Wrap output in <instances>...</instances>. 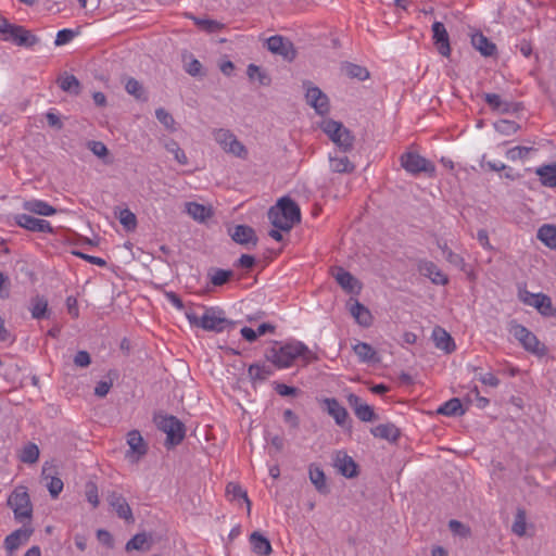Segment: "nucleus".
I'll return each instance as SVG.
<instances>
[{"label": "nucleus", "mask_w": 556, "mask_h": 556, "mask_svg": "<svg viewBox=\"0 0 556 556\" xmlns=\"http://www.w3.org/2000/svg\"><path fill=\"white\" fill-rule=\"evenodd\" d=\"M75 35H76L75 31L72 29H67V28L61 29L56 34L54 45L55 46L66 45L75 37Z\"/></svg>", "instance_id": "obj_60"}, {"label": "nucleus", "mask_w": 556, "mask_h": 556, "mask_svg": "<svg viewBox=\"0 0 556 556\" xmlns=\"http://www.w3.org/2000/svg\"><path fill=\"white\" fill-rule=\"evenodd\" d=\"M29 311L34 319H41L47 317L48 301L45 296L36 295L30 299Z\"/></svg>", "instance_id": "obj_37"}, {"label": "nucleus", "mask_w": 556, "mask_h": 556, "mask_svg": "<svg viewBox=\"0 0 556 556\" xmlns=\"http://www.w3.org/2000/svg\"><path fill=\"white\" fill-rule=\"evenodd\" d=\"M303 87L306 89L305 100L308 105L314 108L319 115H326L330 111L329 98L318 87L313 86L311 81H304Z\"/></svg>", "instance_id": "obj_11"}, {"label": "nucleus", "mask_w": 556, "mask_h": 556, "mask_svg": "<svg viewBox=\"0 0 556 556\" xmlns=\"http://www.w3.org/2000/svg\"><path fill=\"white\" fill-rule=\"evenodd\" d=\"M229 236L236 243L247 248L256 247L258 241L254 229L248 225H237L233 228H230Z\"/></svg>", "instance_id": "obj_16"}, {"label": "nucleus", "mask_w": 556, "mask_h": 556, "mask_svg": "<svg viewBox=\"0 0 556 556\" xmlns=\"http://www.w3.org/2000/svg\"><path fill=\"white\" fill-rule=\"evenodd\" d=\"M213 137L226 153L242 160L248 159L249 153L245 146L230 130L224 128L215 129Z\"/></svg>", "instance_id": "obj_8"}, {"label": "nucleus", "mask_w": 556, "mask_h": 556, "mask_svg": "<svg viewBox=\"0 0 556 556\" xmlns=\"http://www.w3.org/2000/svg\"><path fill=\"white\" fill-rule=\"evenodd\" d=\"M308 478H309V481L314 484V486L318 493H320L323 495H327L330 492V489L326 482L325 472L316 464L309 465Z\"/></svg>", "instance_id": "obj_24"}, {"label": "nucleus", "mask_w": 556, "mask_h": 556, "mask_svg": "<svg viewBox=\"0 0 556 556\" xmlns=\"http://www.w3.org/2000/svg\"><path fill=\"white\" fill-rule=\"evenodd\" d=\"M336 466L341 475L346 478L357 476V465L346 453L339 452L336 457Z\"/></svg>", "instance_id": "obj_25"}, {"label": "nucleus", "mask_w": 556, "mask_h": 556, "mask_svg": "<svg viewBox=\"0 0 556 556\" xmlns=\"http://www.w3.org/2000/svg\"><path fill=\"white\" fill-rule=\"evenodd\" d=\"M533 149L530 148V147H521V146H517V147H514L511 149H509L507 152H506V157L510 161H517V160H520V159H525L528 156L529 152L532 151Z\"/></svg>", "instance_id": "obj_54"}, {"label": "nucleus", "mask_w": 556, "mask_h": 556, "mask_svg": "<svg viewBox=\"0 0 556 556\" xmlns=\"http://www.w3.org/2000/svg\"><path fill=\"white\" fill-rule=\"evenodd\" d=\"M353 136L350 130L343 127L342 131H340V136L337 137V146L341 148L343 151H348L353 146Z\"/></svg>", "instance_id": "obj_53"}, {"label": "nucleus", "mask_w": 556, "mask_h": 556, "mask_svg": "<svg viewBox=\"0 0 556 556\" xmlns=\"http://www.w3.org/2000/svg\"><path fill=\"white\" fill-rule=\"evenodd\" d=\"M400 434L401 431L396 426L390 422L384 424V440L395 442Z\"/></svg>", "instance_id": "obj_62"}, {"label": "nucleus", "mask_w": 556, "mask_h": 556, "mask_svg": "<svg viewBox=\"0 0 556 556\" xmlns=\"http://www.w3.org/2000/svg\"><path fill=\"white\" fill-rule=\"evenodd\" d=\"M323 131L337 143V137L340 136V131L343 129V124L333 119H325L320 125Z\"/></svg>", "instance_id": "obj_42"}, {"label": "nucleus", "mask_w": 556, "mask_h": 556, "mask_svg": "<svg viewBox=\"0 0 556 556\" xmlns=\"http://www.w3.org/2000/svg\"><path fill=\"white\" fill-rule=\"evenodd\" d=\"M350 304V313L355 318L357 324L364 327H368L371 325V314L367 307H365L358 301H353L352 299L349 301Z\"/></svg>", "instance_id": "obj_27"}, {"label": "nucleus", "mask_w": 556, "mask_h": 556, "mask_svg": "<svg viewBox=\"0 0 556 556\" xmlns=\"http://www.w3.org/2000/svg\"><path fill=\"white\" fill-rule=\"evenodd\" d=\"M223 314L224 312L220 309L208 307L201 317L193 312H187L186 317L189 323L195 327H200L206 331L223 332L228 327L233 326V323L226 319Z\"/></svg>", "instance_id": "obj_3"}, {"label": "nucleus", "mask_w": 556, "mask_h": 556, "mask_svg": "<svg viewBox=\"0 0 556 556\" xmlns=\"http://www.w3.org/2000/svg\"><path fill=\"white\" fill-rule=\"evenodd\" d=\"M354 352L363 362L371 361L376 354L374 349L365 342H359L354 345Z\"/></svg>", "instance_id": "obj_51"}, {"label": "nucleus", "mask_w": 556, "mask_h": 556, "mask_svg": "<svg viewBox=\"0 0 556 556\" xmlns=\"http://www.w3.org/2000/svg\"><path fill=\"white\" fill-rule=\"evenodd\" d=\"M226 492L228 495H231L233 500L243 498L248 505V511H250L251 502L248 497L247 492L239 484L233 482L228 483L226 486Z\"/></svg>", "instance_id": "obj_49"}, {"label": "nucleus", "mask_w": 556, "mask_h": 556, "mask_svg": "<svg viewBox=\"0 0 556 556\" xmlns=\"http://www.w3.org/2000/svg\"><path fill=\"white\" fill-rule=\"evenodd\" d=\"M126 91L138 100H146L142 85L135 78H128L125 85Z\"/></svg>", "instance_id": "obj_47"}, {"label": "nucleus", "mask_w": 556, "mask_h": 556, "mask_svg": "<svg viewBox=\"0 0 556 556\" xmlns=\"http://www.w3.org/2000/svg\"><path fill=\"white\" fill-rule=\"evenodd\" d=\"M437 413L444 416H462L465 414V409L463 408L460 400L453 397L443 403L437 409Z\"/></svg>", "instance_id": "obj_38"}, {"label": "nucleus", "mask_w": 556, "mask_h": 556, "mask_svg": "<svg viewBox=\"0 0 556 556\" xmlns=\"http://www.w3.org/2000/svg\"><path fill=\"white\" fill-rule=\"evenodd\" d=\"M24 208L33 214L40 216H52L56 208L42 200H30L24 203Z\"/></svg>", "instance_id": "obj_31"}, {"label": "nucleus", "mask_w": 556, "mask_h": 556, "mask_svg": "<svg viewBox=\"0 0 556 556\" xmlns=\"http://www.w3.org/2000/svg\"><path fill=\"white\" fill-rule=\"evenodd\" d=\"M58 84L59 87L65 92L75 96L79 94L80 92V83L74 75L64 73L62 76L59 77Z\"/></svg>", "instance_id": "obj_39"}, {"label": "nucleus", "mask_w": 556, "mask_h": 556, "mask_svg": "<svg viewBox=\"0 0 556 556\" xmlns=\"http://www.w3.org/2000/svg\"><path fill=\"white\" fill-rule=\"evenodd\" d=\"M33 533L34 528L30 525H24L22 528L16 529L4 539L5 549L12 554L18 549L21 545L25 544Z\"/></svg>", "instance_id": "obj_17"}, {"label": "nucleus", "mask_w": 556, "mask_h": 556, "mask_svg": "<svg viewBox=\"0 0 556 556\" xmlns=\"http://www.w3.org/2000/svg\"><path fill=\"white\" fill-rule=\"evenodd\" d=\"M329 166L331 172L340 174L352 173L355 168L354 164L346 155H334L329 159Z\"/></svg>", "instance_id": "obj_34"}, {"label": "nucleus", "mask_w": 556, "mask_h": 556, "mask_svg": "<svg viewBox=\"0 0 556 556\" xmlns=\"http://www.w3.org/2000/svg\"><path fill=\"white\" fill-rule=\"evenodd\" d=\"M494 128L497 132L505 135V136H509V135L517 132V130L520 128V126L516 122L501 119V121H497L496 123H494Z\"/></svg>", "instance_id": "obj_46"}, {"label": "nucleus", "mask_w": 556, "mask_h": 556, "mask_svg": "<svg viewBox=\"0 0 556 556\" xmlns=\"http://www.w3.org/2000/svg\"><path fill=\"white\" fill-rule=\"evenodd\" d=\"M108 502L110 506L116 511L119 518L126 520L127 522H134L132 510L122 494L117 492L109 493Z\"/></svg>", "instance_id": "obj_18"}, {"label": "nucleus", "mask_w": 556, "mask_h": 556, "mask_svg": "<svg viewBox=\"0 0 556 556\" xmlns=\"http://www.w3.org/2000/svg\"><path fill=\"white\" fill-rule=\"evenodd\" d=\"M401 166L410 175L425 174L433 178L437 173L435 165L417 152L408 151L400 156Z\"/></svg>", "instance_id": "obj_6"}, {"label": "nucleus", "mask_w": 556, "mask_h": 556, "mask_svg": "<svg viewBox=\"0 0 556 556\" xmlns=\"http://www.w3.org/2000/svg\"><path fill=\"white\" fill-rule=\"evenodd\" d=\"M433 340L435 343V346L440 350L445 351L446 353H451L455 349V343L450 336L443 328L437 327L433 330Z\"/></svg>", "instance_id": "obj_33"}, {"label": "nucleus", "mask_w": 556, "mask_h": 556, "mask_svg": "<svg viewBox=\"0 0 556 556\" xmlns=\"http://www.w3.org/2000/svg\"><path fill=\"white\" fill-rule=\"evenodd\" d=\"M127 444L129 452L126 454L132 462H137L141 456L147 453V444L138 430H131L127 434Z\"/></svg>", "instance_id": "obj_19"}, {"label": "nucleus", "mask_w": 556, "mask_h": 556, "mask_svg": "<svg viewBox=\"0 0 556 556\" xmlns=\"http://www.w3.org/2000/svg\"><path fill=\"white\" fill-rule=\"evenodd\" d=\"M39 454L38 446L35 443H28L23 447L20 459L25 464H35L39 458Z\"/></svg>", "instance_id": "obj_45"}, {"label": "nucleus", "mask_w": 556, "mask_h": 556, "mask_svg": "<svg viewBox=\"0 0 556 556\" xmlns=\"http://www.w3.org/2000/svg\"><path fill=\"white\" fill-rule=\"evenodd\" d=\"M186 208L187 213L195 220L203 222L210 216V211L197 202L187 203Z\"/></svg>", "instance_id": "obj_44"}, {"label": "nucleus", "mask_w": 556, "mask_h": 556, "mask_svg": "<svg viewBox=\"0 0 556 556\" xmlns=\"http://www.w3.org/2000/svg\"><path fill=\"white\" fill-rule=\"evenodd\" d=\"M267 49L287 61H293L296 56V50L291 40L280 35H275L266 40Z\"/></svg>", "instance_id": "obj_12"}, {"label": "nucleus", "mask_w": 556, "mask_h": 556, "mask_svg": "<svg viewBox=\"0 0 556 556\" xmlns=\"http://www.w3.org/2000/svg\"><path fill=\"white\" fill-rule=\"evenodd\" d=\"M543 186L548 188H556V163L542 165L535 169Z\"/></svg>", "instance_id": "obj_32"}, {"label": "nucleus", "mask_w": 556, "mask_h": 556, "mask_svg": "<svg viewBox=\"0 0 556 556\" xmlns=\"http://www.w3.org/2000/svg\"><path fill=\"white\" fill-rule=\"evenodd\" d=\"M157 428L165 432L166 445H178L185 438V425L175 416H159L155 418Z\"/></svg>", "instance_id": "obj_9"}, {"label": "nucleus", "mask_w": 556, "mask_h": 556, "mask_svg": "<svg viewBox=\"0 0 556 556\" xmlns=\"http://www.w3.org/2000/svg\"><path fill=\"white\" fill-rule=\"evenodd\" d=\"M417 270L421 276L429 278L434 285L445 286L448 283V277L431 261L419 260Z\"/></svg>", "instance_id": "obj_14"}, {"label": "nucleus", "mask_w": 556, "mask_h": 556, "mask_svg": "<svg viewBox=\"0 0 556 556\" xmlns=\"http://www.w3.org/2000/svg\"><path fill=\"white\" fill-rule=\"evenodd\" d=\"M268 218L275 228L290 231L301 219L300 207L290 198H281L276 206L269 208Z\"/></svg>", "instance_id": "obj_2"}, {"label": "nucleus", "mask_w": 556, "mask_h": 556, "mask_svg": "<svg viewBox=\"0 0 556 556\" xmlns=\"http://www.w3.org/2000/svg\"><path fill=\"white\" fill-rule=\"evenodd\" d=\"M432 33L434 45L439 53L443 56H448L451 53L450 39L446 28L443 23L434 22L432 24Z\"/></svg>", "instance_id": "obj_22"}, {"label": "nucleus", "mask_w": 556, "mask_h": 556, "mask_svg": "<svg viewBox=\"0 0 556 556\" xmlns=\"http://www.w3.org/2000/svg\"><path fill=\"white\" fill-rule=\"evenodd\" d=\"M471 45L483 56H493L496 53V46L482 33H476L471 36Z\"/></svg>", "instance_id": "obj_26"}, {"label": "nucleus", "mask_w": 556, "mask_h": 556, "mask_svg": "<svg viewBox=\"0 0 556 556\" xmlns=\"http://www.w3.org/2000/svg\"><path fill=\"white\" fill-rule=\"evenodd\" d=\"M119 223L127 229L132 230L137 226L136 215L128 208H124L119 212Z\"/></svg>", "instance_id": "obj_52"}, {"label": "nucleus", "mask_w": 556, "mask_h": 556, "mask_svg": "<svg viewBox=\"0 0 556 556\" xmlns=\"http://www.w3.org/2000/svg\"><path fill=\"white\" fill-rule=\"evenodd\" d=\"M232 275H233L232 270H226V269L218 268L212 275L211 282L214 286H223L232 277Z\"/></svg>", "instance_id": "obj_55"}, {"label": "nucleus", "mask_w": 556, "mask_h": 556, "mask_svg": "<svg viewBox=\"0 0 556 556\" xmlns=\"http://www.w3.org/2000/svg\"><path fill=\"white\" fill-rule=\"evenodd\" d=\"M536 237L549 249L556 250V226L545 224L538 230Z\"/></svg>", "instance_id": "obj_36"}, {"label": "nucleus", "mask_w": 556, "mask_h": 556, "mask_svg": "<svg viewBox=\"0 0 556 556\" xmlns=\"http://www.w3.org/2000/svg\"><path fill=\"white\" fill-rule=\"evenodd\" d=\"M247 74L251 80L257 79L261 86H269L271 83L269 75L255 64L248 66Z\"/></svg>", "instance_id": "obj_43"}, {"label": "nucleus", "mask_w": 556, "mask_h": 556, "mask_svg": "<svg viewBox=\"0 0 556 556\" xmlns=\"http://www.w3.org/2000/svg\"><path fill=\"white\" fill-rule=\"evenodd\" d=\"M445 260L459 269H464L466 266L465 260L462 255L453 252L451 249H446Z\"/></svg>", "instance_id": "obj_58"}, {"label": "nucleus", "mask_w": 556, "mask_h": 556, "mask_svg": "<svg viewBox=\"0 0 556 556\" xmlns=\"http://www.w3.org/2000/svg\"><path fill=\"white\" fill-rule=\"evenodd\" d=\"M86 498L92 505V507H98L99 505V495L98 488L94 483H88L86 485Z\"/></svg>", "instance_id": "obj_61"}, {"label": "nucleus", "mask_w": 556, "mask_h": 556, "mask_svg": "<svg viewBox=\"0 0 556 556\" xmlns=\"http://www.w3.org/2000/svg\"><path fill=\"white\" fill-rule=\"evenodd\" d=\"M484 101L491 108L492 111L507 114L519 111L520 104L503 100L501 96L496 93H484Z\"/></svg>", "instance_id": "obj_20"}, {"label": "nucleus", "mask_w": 556, "mask_h": 556, "mask_svg": "<svg viewBox=\"0 0 556 556\" xmlns=\"http://www.w3.org/2000/svg\"><path fill=\"white\" fill-rule=\"evenodd\" d=\"M50 495L56 498L63 490V481L58 477H51L47 484Z\"/></svg>", "instance_id": "obj_59"}, {"label": "nucleus", "mask_w": 556, "mask_h": 556, "mask_svg": "<svg viewBox=\"0 0 556 556\" xmlns=\"http://www.w3.org/2000/svg\"><path fill=\"white\" fill-rule=\"evenodd\" d=\"M520 301L526 305L532 306L544 317H556V307H554L552 300L544 293H531L523 291L520 293Z\"/></svg>", "instance_id": "obj_10"}, {"label": "nucleus", "mask_w": 556, "mask_h": 556, "mask_svg": "<svg viewBox=\"0 0 556 556\" xmlns=\"http://www.w3.org/2000/svg\"><path fill=\"white\" fill-rule=\"evenodd\" d=\"M166 149L168 152H170L175 160L181 164L187 165L188 164V157L185 153V151L179 147V144L175 140H170L166 143Z\"/></svg>", "instance_id": "obj_50"}, {"label": "nucleus", "mask_w": 556, "mask_h": 556, "mask_svg": "<svg viewBox=\"0 0 556 556\" xmlns=\"http://www.w3.org/2000/svg\"><path fill=\"white\" fill-rule=\"evenodd\" d=\"M511 531L519 538L526 535L527 532V511L522 507H518L511 526Z\"/></svg>", "instance_id": "obj_40"}, {"label": "nucleus", "mask_w": 556, "mask_h": 556, "mask_svg": "<svg viewBox=\"0 0 556 556\" xmlns=\"http://www.w3.org/2000/svg\"><path fill=\"white\" fill-rule=\"evenodd\" d=\"M331 275L336 279L337 283L348 293H359L361 283L359 281L343 267H333Z\"/></svg>", "instance_id": "obj_15"}, {"label": "nucleus", "mask_w": 556, "mask_h": 556, "mask_svg": "<svg viewBox=\"0 0 556 556\" xmlns=\"http://www.w3.org/2000/svg\"><path fill=\"white\" fill-rule=\"evenodd\" d=\"M341 70L348 77L356 78L358 80H364L369 76L367 68L349 62L344 63Z\"/></svg>", "instance_id": "obj_41"}, {"label": "nucleus", "mask_w": 556, "mask_h": 556, "mask_svg": "<svg viewBox=\"0 0 556 556\" xmlns=\"http://www.w3.org/2000/svg\"><path fill=\"white\" fill-rule=\"evenodd\" d=\"M448 528L454 534L459 535L462 538H468L471 533L469 527L465 526L464 523L455 519L450 520Z\"/></svg>", "instance_id": "obj_56"}, {"label": "nucleus", "mask_w": 556, "mask_h": 556, "mask_svg": "<svg viewBox=\"0 0 556 556\" xmlns=\"http://www.w3.org/2000/svg\"><path fill=\"white\" fill-rule=\"evenodd\" d=\"M8 505L13 510L16 521H30L33 517V505L26 486H17L9 496Z\"/></svg>", "instance_id": "obj_7"}, {"label": "nucleus", "mask_w": 556, "mask_h": 556, "mask_svg": "<svg viewBox=\"0 0 556 556\" xmlns=\"http://www.w3.org/2000/svg\"><path fill=\"white\" fill-rule=\"evenodd\" d=\"M509 332L527 352L539 357L546 355L547 348L545 344H543L538 337L525 326L517 324L516 321H511Z\"/></svg>", "instance_id": "obj_5"}, {"label": "nucleus", "mask_w": 556, "mask_h": 556, "mask_svg": "<svg viewBox=\"0 0 556 556\" xmlns=\"http://www.w3.org/2000/svg\"><path fill=\"white\" fill-rule=\"evenodd\" d=\"M87 147L98 157H104L109 154L106 146L101 141L90 140Z\"/></svg>", "instance_id": "obj_57"}, {"label": "nucleus", "mask_w": 556, "mask_h": 556, "mask_svg": "<svg viewBox=\"0 0 556 556\" xmlns=\"http://www.w3.org/2000/svg\"><path fill=\"white\" fill-rule=\"evenodd\" d=\"M184 15L187 18L193 21V23L199 27V29H201L207 34L218 33L225 28V25L223 23L215 21V20L200 18L189 12H186Z\"/></svg>", "instance_id": "obj_28"}, {"label": "nucleus", "mask_w": 556, "mask_h": 556, "mask_svg": "<svg viewBox=\"0 0 556 556\" xmlns=\"http://www.w3.org/2000/svg\"><path fill=\"white\" fill-rule=\"evenodd\" d=\"M155 117L168 130L175 131V119L169 112L163 108L155 110Z\"/></svg>", "instance_id": "obj_48"}, {"label": "nucleus", "mask_w": 556, "mask_h": 556, "mask_svg": "<svg viewBox=\"0 0 556 556\" xmlns=\"http://www.w3.org/2000/svg\"><path fill=\"white\" fill-rule=\"evenodd\" d=\"M91 363V357L87 351H79L74 357V364L78 367H87Z\"/></svg>", "instance_id": "obj_64"}, {"label": "nucleus", "mask_w": 556, "mask_h": 556, "mask_svg": "<svg viewBox=\"0 0 556 556\" xmlns=\"http://www.w3.org/2000/svg\"><path fill=\"white\" fill-rule=\"evenodd\" d=\"M323 403L327 413L336 420V424L344 427L349 417L348 410L336 399L326 397L323 400Z\"/></svg>", "instance_id": "obj_23"}, {"label": "nucleus", "mask_w": 556, "mask_h": 556, "mask_svg": "<svg viewBox=\"0 0 556 556\" xmlns=\"http://www.w3.org/2000/svg\"><path fill=\"white\" fill-rule=\"evenodd\" d=\"M250 543L252 551L260 556H268L271 553V544L267 538L261 534L258 531H254L250 535Z\"/></svg>", "instance_id": "obj_29"}, {"label": "nucleus", "mask_w": 556, "mask_h": 556, "mask_svg": "<svg viewBox=\"0 0 556 556\" xmlns=\"http://www.w3.org/2000/svg\"><path fill=\"white\" fill-rule=\"evenodd\" d=\"M152 546V538L147 533H137L134 535L125 545V549L127 552L139 551L147 552L150 551Z\"/></svg>", "instance_id": "obj_30"}, {"label": "nucleus", "mask_w": 556, "mask_h": 556, "mask_svg": "<svg viewBox=\"0 0 556 556\" xmlns=\"http://www.w3.org/2000/svg\"><path fill=\"white\" fill-rule=\"evenodd\" d=\"M14 220L16 225L20 227L31 231V232H42V233H53V227L50 222L41 218L34 217L28 214H17L14 216Z\"/></svg>", "instance_id": "obj_13"}, {"label": "nucleus", "mask_w": 556, "mask_h": 556, "mask_svg": "<svg viewBox=\"0 0 556 556\" xmlns=\"http://www.w3.org/2000/svg\"><path fill=\"white\" fill-rule=\"evenodd\" d=\"M348 403L350 407L354 410L356 417L362 421H371L375 417L374 409L370 405L363 402V400L354 394L350 393L348 396Z\"/></svg>", "instance_id": "obj_21"}, {"label": "nucleus", "mask_w": 556, "mask_h": 556, "mask_svg": "<svg viewBox=\"0 0 556 556\" xmlns=\"http://www.w3.org/2000/svg\"><path fill=\"white\" fill-rule=\"evenodd\" d=\"M271 375V368L266 365L251 364L248 368V376L254 386L258 381H265Z\"/></svg>", "instance_id": "obj_35"}, {"label": "nucleus", "mask_w": 556, "mask_h": 556, "mask_svg": "<svg viewBox=\"0 0 556 556\" xmlns=\"http://www.w3.org/2000/svg\"><path fill=\"white\" fill-rule=\"evenodd\" d=\"M275 391L281 396H294L299 390L285 383H275Z\"/></svg>", "instance_id": "obj_63"}, {"label": "nucleus", "mask_w": 556, "mask_h": 556, "mask_svg": "<svg viewBox=\"0 0 556 556\" xmlns=\"http://www.w3.org/2000/svg\"><path fill=\"white\" fill-rule=\"evenodd\" d=\"M265 357L278 368L290 367L298 357H301L305 364L317 361L316 354L301 341H292L286 344L275 342L266 350Z\"/></svg>", "instance_id": "obj_1"}, {"label": "nucleus", "mask_w": 556, "mask_h": 556, "mask_svg": "<svg viewBox=\"0 0 556 556\" xmlns=\"http://www.w3.org/2000/svg\"><path fill=\"white\" fill-rule=\"evenodd\" d=\"M0 40L12 41L16 46L30 48L39 43L40 39L21 25L10 23L0 16Z\"/></svg>", "instance_id": "obj_4"}]
</instances>
